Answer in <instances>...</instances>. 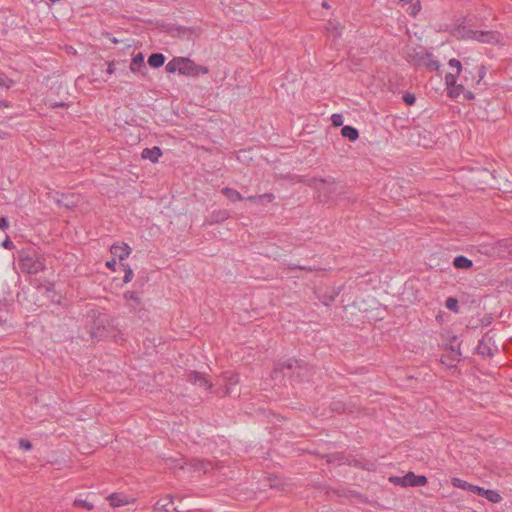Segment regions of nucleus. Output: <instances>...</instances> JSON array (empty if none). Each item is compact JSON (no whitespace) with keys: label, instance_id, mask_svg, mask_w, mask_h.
<instances>
[{"label":"nucleus","instance_id":"obj_22","mask_svg":"<svg viewBox=\"0 0 512 512\" xmlns=\"http://www.w3.org/2000/svg\"><path fill=\"white\" fill-rule=\"evenodd\" d=\"M165 56L162 53H152L148 57V64L153 68H159L165 63Z\"/></svg>","mask_w":512,"mask_h":512},{"label":"nucleus","instance_id":"obj_10","mask_svg":"<svg viewBox=\"0 0 512 512\" xmlns=\"http://www.w3.org/2000/svg\"><path fill=\"white\" fill-rule=\"evenodd\" d=\"M427 483V478L424 475H415L413 472H408L401 478V486L419 487Z\"/></svg>","mask_w":512,"mask_h":512},{"label":"nucleus","instance_id":"obj_4","mask_svg":"<svg viewBox=\"0 0 512 512\" xmlns=\"http://www.w3.org/2000/svg\"><path fill=\"white\" fill-rule=\"evenodd\" d=\"M19 266L27 274H36L46 269L44 259L37 256L36 252L21 255L19 257Z\"/></svg>","mask_w":512,"mask_h":512},{"label":"nucleus","instance_id":"obj_26","mask_svg":"<svg viewBox=\"0 0 512 512\" xmlns=\"http://www.w3.org/2000/svg\"><path fill=\"white\" fill-rule=\"evenodd\" d=\"M451 484L454 487H456V488H460V489H463V490H468L470 492H472V487L474 486L473 484H470L467 481L462 480V479L457 478V477H453L451 479Z\"/></svg>","mask_w":512,"mask_h":512},{"label":"nucleus","instance_id":"obj_31","mask_svg":"<svg viewBox=\"0 0 512 512\" xmlns=\"http://www.w3.org/2000/svg\"><path fill=\"white\" fill-rule=\"evenodd\" d=\"M445 306L447 309H449L450 311H453L455 313H458L459 312V302L456 298L454 297H448L446 299V302H445Z\"/></svg>","mask_w":512,"mask_h":512},{"label":"nucleus","instance_id":"obj_5","mask_svg":"<svg viewBox=\"0 0 512 512\" xmlns=\"http://www.w3.org/2000/svg\"><path fill=\"white\" fill-rule=\"evenodd\" d=\"M487 69L484 65L476 67V72L464 68L461 83H464L465 87L477 88L481 85L483 78L485 77Z\"/></svg>","mask_w":512,"mask_h":512},{"label":"nucleus","instance_id":"obj_33","mask_svg":"<svg viewBox=\"0 0 512 512\" xmlns=\"http://www.w3.org/2000/svg\"><path fill=\"white\" fill-rule=\"evenodd\" d=\"M448 64L450 67L456 69V72L453 73L454 75H456V77H459L461 73L464 71L462 63L458 59L452 58L449 60Z\"/></svg>","mask_w":512,"mask_h":512},{"label":"nucleus","instance_id":"obj_16","mask_svg":"<svg viewBox=\"0 0 512 512\" xmlns=\"http://www.w3.org/2000/svg\"><path fill=\"white\" fill-rule=\"evenodd\" d=\"M162 156V150L158 146H154L152 148H145L141 153V157L143 159H149L151 162H158L159 158Z\"/></svg>","mask_w":512,"mask_h":512},{"label":"nucleus","instance_id":"obj_42","mask_svg":"<svg viewBox=\"0 0 512 512\" xmlns=\"http://www.w3.org/2000/svg\"><path fill=\"white\" fill-rule=\"evenodd\" d=\"M2 247L11 250L15 247L14 243L10 240L9 236H6V238L1 243Z\"/></svg>","mask_w":512,"mask_h":512},{"label":"nucleus","instance_id":"obj_7","mask_svg":"<svg viewBox=\"0 0 512 512\" xmlns=\"http://www.w3.org/2000/svg\"><path fill=\"white\" fill-rule=\"evenodd\" d=\"M494 336L492 330L486 332L482 339L479 341L476 347V353L481 356L493 357L495 352L498 351L497 346L494 342Z\"/></svg>","mask_w":512,"mask_h":512},{"label":"nucleus","instance_id":"obj_9","mask_svg":"<svg viewBox=\"0 0 512 512\" xmlns=\"http://www.w3.org/2000/svg\"><path fill=\"white\" fill-rule=\"evenodd\" d=\"M36 288L38 291L42 292L43 295H45L52 303L61 304L62 296L56 292L54 283H41L37 285Z\"/></svg>","mask_w":512,"mask_h":512},{"label":"nucleus","instance_id":"obj_38","mask_svg":"<svg viewBox=\"0 0 512 512\" xmlns=\"http://www.w3.org/2000/svg\"><path fill=\"white\" fill-rule=\"evenodd\" d=\"M402 99H403V101H404L407 105H409V106L414 105V104H415V102H416V97H415V95H414V94H412V93H409V92H405V93L403 94V96H402Z\"/></svg>","mask_w":512,"mask_h":512},{"label":"nucleus","instance_id":"obj_2","mask_svg":"<svg viewBox=\"0 0 512 512\" xmlns=\"http://www.w3.org/2000/svg\"><path fill=\"white\" fill-rule=\"evenodd\" d=\"M298 181L300 183H304L310 188H313L317 193L318 200L322 203H329L330 201H333L338 191V185L332 177H300Z\"/></svg>","mask_w":512,"mask_h":512},{"label":"nucleus","instance_id":"obj_46","mask_svg":"<svg viewBox=\"0 0 512 512\" xmlns=\"http://www.w3.org/2000/svg\"><path fill=\"white\" fill-rule=\"evenodd\" d=\"M464 98L467 100H472L475 98L474 94L469 90L468 87H465V91L463 93Z\"/></svg>","mask_w":512,"mask_h":512},{"label":"nucleus","instance_id":"obj_36","mask_svg":"<svg viewBox=\"0 0 512 512\" xmlns=\"http://www.w3.org/2000/svg\"><path fill=\"white\" fill-rule=\"evenodd\" d=\"M14 84L3 72H0V87L9 89Z\"/></svg>","mask_w":512,"mask_h":512},{"label":"nucleus","instance_id":"obj_44","mask_svg":"<svg viewBox=\"0 0 512 512\" xmlns=\"http://www.w3.org/2000/svg\"><path fill=\"white\" fill-rule=\"evenodd\" d=\"M9 228V222L6 217H0V230H6Z\"/></svg>","mask_w":512,"mask_h":512},{"label":"nucleus","instance_id":"obj_39","mask_svg":"<svg viewBox=\"0 0 512 512\" xmlns=\"http://www.w3.org/2000/svg\"><path fill=\"white\" fill-rule=\"evenodd\" d=\"M333 126L339 127L343 125V116L341 114H333L331 116Z\"/></svg>","mask_w":512,"mask_h":512},{"label":"nucleus","instance_id":"obj_20","mask_svg":"<svg viewBox=\"0 0 512 512\" xmlns=\"http://www.w3.org/2000/svg\"><path fill=\"white\" fill-rule=\"evenodd\" d=\"M123 298L127 301L133 302V304H131L132 310H137L142 305V302H141V299L139 296V292H137V291H126L123 294Z\"/></svg>","mask_w":512,"mask_h":512},{"label":"nucleus","instance_id":"obj_58","mask_svg":"<svg viewBox=\"0 0 512 512\" xmlns=\"http://www.w3.org/2000/svg\"><path fill=\"white\" fill-rule=\"evenodd\" d=\"M52 4L58 2L59 0H49Z\"/></svg>","mask_w":512,"mask_h":512},{"label":"nucleus","instance_id":"obj_3","mask_svg":"<svg viewBox=\"0 0 512 512\" xmlns=\"http://www.w3.org/2000/svg\"><path fill=\"white\" fill-rule=\"evenodd\" d=\"M452 35L458 38L473 39L486 44H500L503 37L498 31H480L466 29L464 26H457L452 30Z\"/></svg>","mask_w":512,"mask_h":512},{"label":"nucleus","instance_id":"obj_48","mask_svg":"<svg viewBox=\"0 0 512 512\" xmlns=\"http://www.w3.org/2000/svg\"><path fill=\"white\" fill-rule=\"evenodd\" d=\"M492 318L490 316H485L481 319L482 326H488L491 323Z\"/></svg>","mask_w":512,"mask_h":512},{"label":"nucleus","instance_id":"obj_55","mask_svg":"<svg viewBox=\"0 0 512 512\" xmlns=\"http://www.w3.org/2000/svg\"><path fill=\"white\" fill-rule=\"evenodd\" d=\"M247 201H250V202H258V198H257V195H253V196H248L245 198Z\"/></svg>","mask_w":512,"mask_h":512},{"label":"nucleus","instance_id":"obj_49","mask_svg":"<svg viewBox=\"0 0 512 512\" xmlns=\"http://www.w3.org/2000/svg\"><path fill=\"white\" fill-rule=\"evenodd\" d=\"M115 265H116V260H115V258H113L111 261H107V262H106V266H107L109 269L115 270Z\"/></svg>","mask_w":512,"mask_h":512},{"label":"nucleus","instance_id":"obj_27","mask_svg":"<svg viewBox=\"0 0 512 512\" xmlns=\"http://www.w3.org/2000/svg\"><path fill=\"white\" fill-rule=\"evenodd\" d=\"M179 68H180V57H174L165 66V69L168 73H175V72L179 73Z\"/></svg>","mask_w":512,"mask_h":512},{"label":"nucleus","instance_id":"obj_30","mask_svg":"<svg viewBox=\"0 0 512 512\" xmlns=\"http://www.w3.org/2000/svg\"><path fill=\"white\" fill-rule=\"evenodd\" d=\"M223 377L229 385H236L239 383V375L235 372H224Z\"/></svg>","mask_w":512,"mask_h":512},{"label":"nucleus","instance_id":"obj_13","mask_svg":"<svg viewBox=\"0 0 512 512\" xmlns=\"http://www.w3.org/2000/svg\"><path fill=\"white\" fill-rule=\"evenodd\" d=\"M187 380L194 385L198 384L201 387H205L207 390L212 388V383L198 371H190L187 375Z\"/></svg>","mask_w":512,"mask_h":512},{"label":"nucleus","instance_id":"obj_25","mask_svg":"<svg viewBox=\"0 0 512 512\" xmlns=\"http://www.w3.org/2000/svg\"><path fill=\"white\" fill-rule=\"evenodd\" d=\"M222 194L225 195L229 200L232 202L241 201L244 199V197L241 195L240 192L233 188L224 187L221 190Z\"/></svg>","mask_w":512,"mask_h":512},{"label":"nucleus","instance_id":"obj_40","mask_svg":"<svg viewBox=\"0 0 512 512\" xmlns=\"http://www.w3.org/2000/svg\"><path fill=\"white\" fill-rule=\"evenodd\" d=\"M58 204L65 208H71L74 206V202L70 201L69 197L67 196H63L62 199L58 200Z\"/></svg>","mask_w":512,"mask_h":512},{"label":"nucleus","instance_id":"obj_8","mask_svg":"<svg viewBox=\"0 0 512 512\" xmlns=\"http://www.w3.org/2000/svg\"><path fill=\"white\" fill-rule=\"evenodd\" d=\"M445 84L449 89L448 95L451 98H457L460 94H463L465 91L464 83L457 84V77L453 73H447L445 75Z\"/></svg>","mask_w":512,"mask_h":512},{"label":"nucleus","instance_id":"obj_47","mask_svg":"<svg viewBox=\"0 0 512 512\" xmlns=\"http://www.w3.org/2000/svg\"><path fill=\"white\" fill-rule=\"evenodd\" d=\"M327 457H328V460H327V461H328L329 463H331V462H333V461H335V460H342V459H343L342 457H340L338 454H335V453H334V454H330V455H328Z\"/></svg>","mask_w":512,"mask_h":512},{"label":"nucleus","instance_id":"obj_56","mask_svg":"<svg viewBox=\"0 0 512 512\" xmlns=\"http://www.w3.org/2000/svg\"><path fill=\"white\" fill-rule=\"evenodd\" d=\"M66 106H67V104H66V103H64V102H61V103H55V104H54V107H66Z\"/></svg>","mask_w":512,"mask_h":512},{"label":"nucleus","instance_id":"obj_37","mask_svg":"<svg viewBox=\"0 0 512 512\" xmlns=\"http://www.w3.org/2000/svg\"><path fill=\"white\" fill-rule=\"evenodd\" d=\"M257 198L259 203L264 204L265 202H272L275 199V196L273 193H264L257 195Z\"/></svg>","mask_w":512,"mask_h":512},{"label":"nucleus","instance_id":"obj_1","mask_svg":"<svg viewBox=\"0 0 512 512\" xmlns=\"http://www.w3.org/2000/svg\"><path fill=\"white\" fill-rule=\"evenodd\" d=\"M280 373L298 382H308L315 373V367L304 360L290 358L277 364L273 370V378H277Z\"/></svg>","mask_w":512,"mask_h":512},{"label":"nucleus","instance_id":"obj_59","mask_svg":"<svg viewBox=\"0 0 512 512\" xmlns=\"http://www.w3.org/2000/svg\"><path fill=\"white\" fill-rule=\"evenodd\" d=\"M136 284H139V286H143L144 282L139 283V281H136Z\"/></svg>","mask_w":512,"mask_h":512},{"label":"nucleus","instance_id":"obj_60","mask_svg":"<svg viewBox=\"0 0 512 512\" xmlns=\"http://www.w3.org/2000/svg\"><path fill=\"white\" fill-rule=\"evenodd\" d=\"M173 511H175V512H181V511H179L176 507H173Z\"/></svg>","mask_w":512,"mask_h":512},{"label":"nucleus","instance_id":"obj_19","mask_svg":"<svg viewBox=\"0 0 512 512\" xmlns=\"http://www.w3.org/2000/svg\"><path fill=\"white\" fill-rule=\"evenodd\" d=\"M453 266L456 269H470L473 267V261L463 255H458L453 260Z\"/></svg>","mask_w":512,"mask_h":512},{"label":"nucleus","instance_id":"obj_45","mask_svg":"<svg viewBox=\"0 0 512 512\" xmlns=\"http://www.w3.org/2000/svg\"><path fill=\"white\" fill-rule=\"evenodd\" d=\"M339 292H335V295H331L329 297H326L325 300H323V304L328 306L330 303H332L335 298L338 296Z\"/></svg>","mask_w":512,"mask_h":512},{"label":"nucleus","instance_id":"obj_34","mask_svg":"<svg viewBox=\"0 0 512 512\" xmlns=\"http://www.w3.org/2000/svg\"><path fill=\"white\" fill-rule=\"evenodd\" d=\"M73 506L75 507H81V508H84L88 511L92 510L94 508V505L93 503L91 502H88L84 499H75L74 502H73Z\"/></svg>","mask_w":512,"mask_h":512},{"label":"nucleus","instance_id":"obj_52","mask_svg":"<svg viewBox=\"0 0 512 512\" xmlns=\"http://www.w3.org/2000/svg\"><path fill=\"white\" fill-rule=\"evenodd\" d=\"M10 107V102L7 100H0V109Z\"/></svg>","mask_w":512,"mask_h":512},{"label":"nucleus","instance_id":"obj_41","mask_svg":"<svg viewBox=\"0 0 512 512\" xmlns=\"http://www.w3.org/2000/svg\"><path fill=\"white\" fill-rule=\"evenodd\" d=\"M19 446L24 450H30L32 448V443L28 439L21 438L19 440Z\"/></svg>","mask_w":512,"mask_h":512},{"label":"nucleus","instance_id":"obj_32","mask_svg":"<svg viewBox=\"0 0 512 512\" xmlns=\"http://www.w3.org/2000/svg\"><path fill=\"white\" fill-rule=\"evenodd\" d=\"M440 362L448 368H454L456 367V362H459V358L455 356H442Z\"/></svg>","mask_w":512,"mask_h":512},{"label":"nucleus","instance_id":"obj_21","mask_svg":"<svg viewBox=\"0 0 512 512\" xmlns=\"http://www.w3.org/2000/svg\"><path fill=\"white\" fill-rule=\"evenodd\" d=\"M142 68H145L144 55L142 53H138L132 58L130 70L132 72H139Z\"/></svg>","mask_w":512,"mask_h":512},{"label":"nucleus","instance_id":"obj_43","mask_svg":"<svg viewBox=\"0 0 512 512\" xmlns=\"http://www.w3.org/2000/svg\"><path fill=\"white\" fill-rule=\"evenodd\" d=\"M290 270H306V271H313L314 269L308 266H302V265H296V264H289L288 265Z\"/></svg>","mask_w":512,"mask_h":512},{"label":"nucleus","instance_id":"obj_23","mask_svg":"<svg viewBox=\"0 0 512 512\" xmlns=\"http://www.w3.org/2000/svg\"><path fill=\"white\" fill-rule=\"evenodd\" d=\"M341 135L348 138L350 141H355L359 138L358 130L350 125L343 126L341 129Z\"/></svg>","mask_w":512,"mask_h":512},{"label":"nucleus","instance_id":"obj_12","mask_svg":"<svg viewBox=\"0 0 512 512\" xmlns=\"http://www.w3.org/2000/svg\"><path fill=\"white\" fill-rule=\"evenodd\" d=\"M230 217V212L226 209L214 210L205 219L204 225H213L224 222Z\"/></svg>","mask_w":512,"mask_h":512},{"label":"nucleus","instance_id":"obj_15","mask_svg":"<svg viewBox=\"0 0 512 512\" xmlns=\"http://www.w3.org/2000/svg\"><path fill=\"white\" fill-rule=\"evenodd\" d=\"M346 462L350 466L361 468L368 471L375 469V463L366 459H357L353 456H349L346 458Z\"/></svg>","mask_w":512,"mask_h":512},{"label":"nucleus","instance_id":"obj_29","mask_svg":"<svg viewBox=\"0 0 512 512\" xmlns=\"http://www.w3.org/2000/svg\"><path fill=\"white\" fill-rule=\"evenodd\" d=\"M423 66L430 71H438L440 68L439 62L433 56L427 57Z\"/></svg>","mask_w":512,"mask_h":512},{"label":"nucleus","instance_id":"obj_53","mask_svg":"<svg viewBox=\"0 0 512 512\" xmlns=\"http://www.w3.org/2000/svg\"><path fill=\"white\" fill-rule=\"evenodd\" d=\"M401 478H402V477L394 476V477H391V478H390V481H391L392 483H394V484H399V485H401Z\"/></svg>","mask_w":512,"mask_h":512},{"label":"nucleus","instance_id":"obj_6","mask_svg":"<svg viewBox=\"0 0 512 512\" xmlns=\"http://www.w3.org/2000/svg\"><path fill=\"white\" fill-rule=\"evenodd\" d=\"M208 67L196 64L193 60L187 57H180L179 74L185 76L197 77L200 74H207Z\"/></svg>","mask_w":512,"mask_h":512},{"label":"nucleus","instance_id":"obj_18","mask_svg":"<svg viewBox=\"0 0 512 512\" xmlns=\"http://www.w3.org/2000/svg\"><path fill=\"white\" fill-rule=\"evenodd\" d=\"M174 497L170 494H167L164 498L159 499L155 505L154 510L159 512H170L169 506L173 504Z\"/></svg>","mask_w":512,"mask_h":512},{"label":"nucleus","instance_id":"obj_17","mask_svg":"<svg viewBox=\"0 0 512 512\" xmlns=\"http://www.w3.org/2000/svg\"><path fill=\"white\" fill-rule=\"evenodd\" d=\"M430 56H433V54L429 51H424V52L414 51L413 53L409 54V61L414 66L419 67V66H423L427 57H430Z\"/></svg>","mask_w":512,"mask_h":512},{"label":"nucleus","instance_id":"obj_51","mask_svg":"<svg viewBox=\"0 0 512 512\" xmlns=\"http://www.w3.org/2000/svg\"><path fill=\"white\" fill-rule=\"evenodd\" d=\"M115 72L114 62L108 63L107 73L113 74Z\"/></svg>","mask_w":512,"mask_h":512},{"label":"nucleus","instance_id":"obj_11","mask_svg":"<svg viewBox=\"0 0 512 512\" xmlns=\"http://www.w3.org/2000/svg\"><path fill=\"white\" fill-rule=\"evenodd\" d=\"M471 493L484 497L492 503H499L502 500L501 495L497 491L491 489H484L483 487L477 485H474L472 487Z\"/></svg>","mask_w":512,"mask_h":512},{"label":"nucleus","instance_id":"obj_28","mask_svg":"<svg viewBox=\"0 0 512 512\" xmlns=\"http://www.w3.org/2000/svg\"><path fill=\"white\" fill-rule=\"evenodd\" d=\"M496 246L501 252H510L509 249L512 247V238L501 239L497 241Z\"/></svg>","mask_w":512,"mask_h":512},{"label":"nucleus","instance_id":"obj_14","mask_svg":"<svg viewBox=\"0 0 512 512\" xmlns=\"http://www.w3.org/2000/svg\"><path fill=\"white\" fill-rule=\"evenodd\" d=\"M110 252L114 255V257H117L120 261H123L130 255L131 248L126 243H122L121 245L114 244L110 247Z\"/></svg>","mask_w":512,"mask_h":512},{"label":"nucleus","instance_id":"obj_57","mask_svg":"<svg viewBox=\"0 0 512 512\" xmlns=\"http://www.w3.org/2000/svg\"><path fill=\"white\" fill-rule=\"evenodd\" d=\"M224 394L229 395L230 394V388L226 385Z\"/></svg>","mask_w":512,"mask_h":512},{"label":"nucleus","instance_id":"obj_54","mask_svg":"<svg viewBox=\"0 0 512 512\" xmlns=\"http://www.w3.org/2000/svg\"><path fill=\"white\" fill-rule=\"evenodd\" d=\"M451 350L453 352H455V357L457 356H460L461 355V352H460V345H458V348H454L453 346H451Z\"/></svg>","mask_w":512,"mask_h":512},{"label":"nucleus","instance_id":"obj_35","mask_svg":"<svg viewBox=\"0 0 512 512\" xmlns=\"http://www.w3.org/2000/svg\"><path fill=\"white\" fill-rule=\"evenodd\" d=\"M121 265L124 267V271H125V275H124V278H123V282L124 283H129L132 281L133 277H134V272L133 270L130 268V266L128 264H123L121 263Z\"/></svg>","mask_w":512,"mask_h":512},{"label":"nucleus","instance_id":"obj_50","mask_svg":"<svg viewBox=\"0 0 512 512\" xmlns=\"http://www.w3.org/2000/svg\"><path fill=\"white\" fill-rule=\"evenodd\" d=\"M9 306L10 304L7 300L0 301V310L5 309L7 311Z\"/></svg>","mask_w":512,"mask_h":512},{"label":"nucleus","instance_id":"obj_24","mask_svg":"<svg viewBox=\"0 0 512 512\" xmlns=\"http://www.w3.org/2000/svg\"><path fill=\"white\" fill-rule=\"evenodd\" d=\"M108 500L110 501V505L113 507H120L129 503L126 496H122L118 493H112L109 495Z\"/></svg>","mask_w":512,"mask_h":512}]
</instances>
